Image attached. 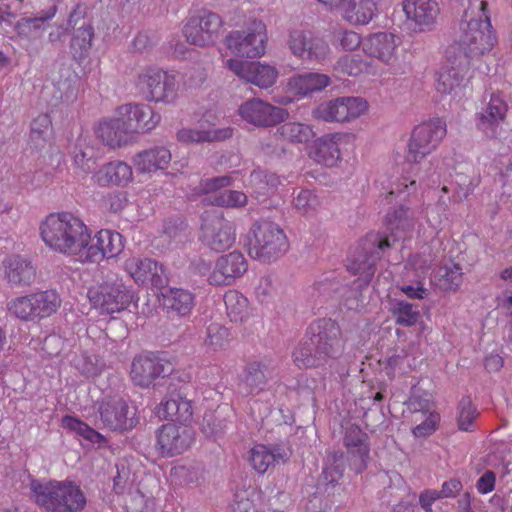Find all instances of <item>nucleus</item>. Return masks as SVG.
Wrapping results in <instances>:
<instances>
[{
	"label": "nucleus",
	"mask_w": 512,
	"mask_h": 512,
	"mask_svg": "<svg viewBox=\"0 0 512 512\" xmlns=\"http://www.w3.org/2000/svg\"><path fill=\"white\" fill-rule=\"evenodd\" d=\"M171 161V153L164 146H155L140 151L133 157V163L140 173H151L165 169Z\"/></svg>",
	"instance_id": "33"
},
{
	"label": "nucleus",
	"mask_w": 512,
	"mask_h": 512,
	"mask_svg": "<svg viewBox=\"0 0 512 512\" xmlns=\"http://www.w3.org/2000/svg\"><path fill=\"white\" fill-rule=\"evenodd\" d=\"M193 441V431L187 425L167 423L156 431L155 448L161 457L171 458L189 449Z\"/></svg>",
	"instance_id": "13"
},
{
	"label": "nucleus",
	"mask_w": 512,
	"mask_h": 512,
	"mask_svg": "<svg viewBox=\"0 0 512 512\" xmlns=\"http://www.w3.org/2000/svg\"><path fill=\"white\" fill-rule=\"evenodd\" d=\"M367 102L360 97H340L322 104L318 115L325 121L346 122L362 115Z\"/></svg>",
	"instance_id": "20"
},
{
	"label": "nucleus",
	"mask_w": 512,
	"mask_h": 512,
	"mask_svg": "<svg viewBox=\"0 0 512 512\" xmlns=\"http://www.w3.org/2000/svg\"><path fill=\"white\" fill-rule=\"evenodd\" d=\"M125 270L141 285H151L155 288H165L168 282L164 268L150 258L132 257L125 261Z\"/></svg>",
	"instance_id": "19"
},
{
	"label": "nucleus",
	"mask_w": 512,
	"mask_h": 512,
	"mask_svg": "<svg viewBox=\"0 0 512 512\" xmlns=\"http://www.w3.org/2000/svg\"><path fill=\"white\" fill-rule=\"evenodd\" d=\"M224 303L227 309L228 316L232 320L237 321L238 318L242 319V313L247 307V299L239 295L235 291H229L224 296Z\"/></svg>",
	"instance_id": "54"
},
{
	"label": "nucleus",
	"mask_w": 512,
	"mask_h": 512,
	"mask_svg": "<svg viewBox=\"0 0 512 512\" xmlns=\"http://www.w3.org/2000/svg\"><path fill=\"white\" fill-rule=\"evenodd\" d=\"M124 248L122 235L116 231L102 229L85 248V259L89 262H99L104 258L118 256Z\"/></svg>",
	"instance_id": "26"
},
{
	"label": "nucleus",
	"mask_w": 512,
	"mask_h": 512,
	"mask_svg": "<svg viewBox=\"0 0 512 512\" xmlns=\"http://www.w3.org/2000/svg\"><path fill=\"white\" fill-rule=\"evenodd\" d=\"M265 43V25L259 20H253L247 30L232 31L225 38V44L232 53L247 58L263 55Z\"/></svg>",
	"instance_id": "11"
},
{
	"label": "nucleus",
	"mask_w": 512,
	"mask_h": 512,
	"mask_svg": "<svg viewBox=\"0 0 512 512\" xmlns=\"http://www.w3.org/2000/svg\"><path fill=\"white\" fill-rule=\"evenodd\" d=\"M396 48L395 35L388 32L370 34L363 40L364 53L386 65H392L396 61Z\"/></svg>",
	"instance_id": "29"
},
{
	"label": "nucleus",
	"mask_w": 512,
	"mask_h": 512,
	"mask_svg": "<svg viewBox=\"0 0 512 512\" xmlns=\"http://www.w3.org/2000/svg\"><path fill=\"white\" fill-rule=\"evenodd\" d=\"M136 85L148 101L167 103L176 92L175 77L157 69H147L139 74Z\"/></svg>",
	"instance_id": "14"
},
{
	"label": "nucleus",
	"mask_w": 512,
	"mask_h": 512,
	"mask_svg": "<svg viewBox=\"0 0 512 512\" xmlns=\"http://www.w3.org/2000/svg\"><path fill=\"white\" fill-rule=\"evenodd\" d=\"M391 311L396 317V323L405 327L415 325L420 318L418 306L404 300L395 301Z\"/></svg>",
	"instance_id": "49"
},
{
	"label": "nucleus",
	"mask_w": 512,
	"mask_h": 512,
	"mask_svg": "<svg viewBox=\"0 0 512 512\" xmlns=\"http://www.w3.org/2000/svg\"><path fill=\"white\" fill-rule=\"evenodd\" d=\"M277 134L293 144H305L312 140L316 133L312 126L300 122H286L277 128Z\"/></svg>",
	"instance_id": "42"
},
{
	"label": "nucleus",
	"mask_w": 512,
	"mask_h": 512,
	"mask_svg": "<svg viewBox=\"0 0 512 512\" xmlns=\"http://www.w3.org/2000/svg\"><path fill=\"white\" fill-rule=\"evenodd\" d=\"M125 127L123 119L119 116L109 122L102 123L98 130V136L111 148L121 147L127 142V134L131 133Z\"/></svg>",
	"instance_id": "41"
},
{
	"label": "nucleus",
	"mask_w": 512,
	"mask_h": 512,
	"mask_svg": "<svg viewBox=\"0 0 512 512\" xmlns=\"http://www.w3.org/2000/svg\"><path fill=\"white\" fill-rule=\"evenodd\" d=\"M93 178L101 187L125 186L133 180L132 167L123 161H111L104 164Z\"/></svg>",
	"instance_id": "32"
},
{
	"label": "nucleus",
	"mask_w": 512,
	"mask_h": 512,
	"mask_svg": "<svg viewBox=\"0 0 512 512\" xmlns=\"http://www.w3.org/2000/svg\"><path fill=\"white\" fill-rule=\"evenodd\" d=\"M212 203L228 208L243 207L247 203V196L243 192L236 190H224L214 193Z\"/></svg>",
	"instance_id": "51"
},
{
	"label": "nucleus",
	"mask_w": 512,
	"mask_h": 512,
	"mask_svg": "<svg viewBox=\"0 0 512 512\" xmlns=\"http://www.w3.org/2000/svg\"><path fill=\"white\" fill-rule=\"evenodd\" d=\"M345 350V339L339 324L331 318L313 321L293 351V361L300 369L325 366L339 359Z\"/></svg>",
	"instance_id": "2"
},
{
	"label": "nucleus",
	"mask_w": 512,
	"mask_h": 512,
	"mask_svg": "<svg viewBox=\"0 0 512 512\" xmlns=\"http://www.w3.org/2000/svg\"><path fill=\"white\" fill-rule=\"evenodd\" d=\"M3 264L5 276L12 286H29L34 281L36 270L31 262L20 256H13L6 259Z\"/></svg>",
	"instance_id": "35"
},
{
	"label": "nucleus",
	"mask_w": 512,
	"mask_h": 512,
	"mask_svg": "<svg viewBox=\"0 0 512 512\" xmlns=\"http://www.w3.org/2000/svg\"><path fill=\"white\" fill-rule=\"evenodd\" d=\"M230 341L229 330L219 324L211 323L207 327V336L205 339V345L214 351L225 349Z\"/></svg>",
	"instance_id": "50"
},
{
	"label": "nucleus",
	"mask_w": 512,
	"mask_h": 512,
	"mask_svg": "<svg viewBox=\"0 0 512 512\" xmlns=\"http://www.w3.org/2000/svg\"><path fill=\"white\" fill-rule=\"evenodd\" d=\"M87 297L101 314H113L127 309L134 300V293L121 281H106L91 287Z\"/></svg>",
	"instance_id": "7"
},
{
	"label": "nucleus",
	"mask_w": 512,
	"mask_h": 512,
	"mask_svg": "<svg viewBox=\"0 0 512 512\" xmlns=\"http://www.w3.org/2000/svg\"><path fill=\"white\" fill-rule=\"evenodd\" d=\"M40 234L47 246L67 255L79 254L91 240L84 222L68 212L48 215L40 226Z\"/></svg>",
	"instance_id": "4"
},
{
	"label": "nucleus",
	"mask_w": 512,
	"mask_h": 512,
	"mask_svg": "<svg viewBox=\"0 0 512 512\" xmlns=\"http://www.w3.org/2000/svg\"><path fill=\"white\" fill-rule=\"evenodd\" d=\"M330 82V77L326 74L306 72L294 76L290 80V85L298 94L307 95L326 88Z\"/></svg>",
	"instance_id": "39"
},
{
	"label": "nucleus",
	"mask_w": 512,
	"mask_h": 512,
	"mask_svg": "<svg viewBox=\"0 0 512 512\" xmlns=\"http://www.w3.org/2000/svg\"><path fill=\"white\" fill-rule=\"evenodd\" d=\"M249 255L262 262H271L284 255L289 247L288 239L279 225L258 220L247 233Z\"/></svg>",
	"instance_id": "6"
},
{
	"label": "nucleus",
	"mask_w": 512,
	"mask_h": 512,
	"mask_svg": "<svg viewBox=\"0 0 512 512\" xmlns=\"http://www.w3.org/2000/svg\"><path fill=\"white\" fill-rule=\"evenodd\" d=\"M94 28L91 24H84L75 30L70 43L72 56L75 60L84 59L91 49Z\"/></svg>",
	"instance_id": "45"
},
{
	"label": "nucleus",
	"mask_w": 512,
	"mask_h": 512,
	"mask_svg": "<svg viewBox=\"0 0 512 512\" xmlns=\"http://www.w3.org/2000/svg\"><path fill=\"white\" fill-rule=\"evenodd\" d=\"M227 67L239 78L262 89L273 86L278 77V71L275 67L260 62L228 59Z\"/></svg>",
	"instance_id": "18"
},
{
	"label": "nucleus",
	"mask_w": 512,
	"mask_h": 512,
	"mask_svg": "<svg viewBox=\"0 0 512 512\" xmlns=\"http://www.w3.org/2000/svg\"><path fill=\"white\" fill-rule=\"evenodd\" d=\"M343 444L350 458V466L356 473H361L367 468L370 444L369 436L358 425L351 424L345 428Z\"/></svg>",
	"instance_id": "24"
},
{
	"label": "nucleus",
	"mask_w": 512,
	"mask_h": 512,
	"mask_svg": "<svg viewBox=\"0 0 512 512\" xmlns=\"http://www.w3.org/2000/svg\"><path fill=\"white\" fill-rule=\"evenodd\" d=\"M435 285L443 291L455 292L463 282L462 268L459 264L440 267L434 276Z\"/></svg>",
	"instance_id": "47"
},
{
	"label": "nucleus",
	"mask_w": 512,
	"mask_h": 512,
	"mask_svg": "<svg viewBox=\"0 0 512 512\" xmlns=\"http://www.w3.org/2000/svg\"><path fill=\"white\" fill-rule=\"evenodd\" d=\"M342 137L339 134H326L314 141L310 148L309 157L315 162L333 167L341 159L339 142Z\"/></svg>",
	"instance_id": "31"
},
{
	"label": "nucleus",
	"mask_w": 512,
	"mask_h": 512,
	"mask_svg": "<svg viewBox=\"0 0 512 512\" xmlns=\"http://www.w3.org/2000/svg\"><path fill=\"white\" fill-rule=\"evenodd\" d=\"M249 183L257 198L267 197L273 193L281 184V180L274 173L263 170H254L249 179Z\"/></svg>",
	"instance_id": "46"
},
{
	"label": "nucleus",
	"mask_w": 512,
	"mask_h": 512,
	"mask_svg": "<svg viewBox=\"0 0 512 512\" xmlns=\"http://www.w3.org/2000/svg\"><path fill=\"white\" fill-rule=\"evenodd\" d=\"M338 40L343 50L353 51L360 45L363 46L364 39L355 31L345 30L339 34Z\"/></svg>",
	"instance_id": "59"
},
{
	"label": "nucleus",
	"mask_w": 512,
	"mask_h": 512,
	"mask_svg": "<svg viewBox=\"0 0 512 512\" xmlns=\"http://www.w3.org/2000/svg\"><path fill=\"white\" fill-rule=\"evenodd\" d=\"M445 134V124L439 118L418 125L412 131L405 160L408 163H419L436 149Z\"/></svg>",
	"instance_id": "8"
},
{
	"label": "nucleus",
	"mask_w": 512,
	"mask_h": 512,
	"mask_svg": "<svg viewBox=\"0 0 512 512\" xmlns=\"http://www.w3.org/2000/svg\"><path fill=\"white\" fill-rule=\"evenodd\" d=\"M201 240L211 250L223 252L235 242V231L219 213L206 212L202 216Z\"/></svg>",
	"instance_id": "12"
},
{
	"label": "nucleus",
	"mask_w": 512,
	"mask_h": 512,
	"mask_svg": "<svg viewBox=\"0 0 512 512\" xmlns=\"http://www.w3.org/2000/svg\"><path fill=\"white\" fill-rule=\"evenodd\" d=\"M403 10L414 29L420 32L431 31L440 12L438 0H405Z\"/></svg>",
	"instance_id": "27"
},
{
	"label": "nucleus",
	"mask_w": 512,
	"mask_h": 512,
	"mask_svg": "<svg viewBox=\"0 0 512 512\" xmlns=\"http://www.w3.org/2000/svg\"><path fill=\"white\" fill-rule=\"evenodd\" d=\"M508 112V104L500 94L493 93L486 107L476 114L477 128L492 138L496 135V129L504 121Z\"/></svg>",
	"instance_id": "28"
},
{
	"label": "nucleus",
	"mask_w": 512,
	"mask_h": 512,
	"mask_svg": "<svg viewBox=\"0 0 512 512\" xmlns=\"http://www.w3.org/2000/svg\"><path fill=\"white\" fill-rule=\"evenodd\" d=\"M273 371L272 361L268 359L248 363L242 379L247 393H258L264 390L268 379L272 377Z\"/></svg>",
	"instance_id": "34"
},
{
	"label": "nucleus",
	"mask_w": 512,
	"mask_h": 512,
	"mask_svg": "<svg viewBox=\"0 0 512 512\" xmlns=\"http://www.w3.org/2000/svg\"><path fill=\"white\" fill-rule=\"evenodd\" d=\"M238 111L243 120L257 127L277 125L288 116L285 109L273 106L259 98L244 102Z\"/></svg>",
	"instance_id": "17"
},
{
	"label": "nucleus",
	"mask_w": 512,
	"mask_h": 512,
	"mask_svg": "<svg viewBox=\"0 0 512 512\" xmlns=\"http://www.w3.org/2000/svg\"><path fill=\"white\" fill-rule=\"evenodd\" d=\"M57 12V7L51 6L44 15L34 18H21L15 25V30L21 38L35 37L36 34L44 30L46 21L52 19Z\"/></svg>",
	"instance_id": "43"
},
{
	"label": "nucleus",
	"mask_w": 512,
	"mask_h": 512,
	"mask_svg": "<svg viewBox=\"0 0 512 512\" xmlns=\"http://www.w3.org/2000/svg\"><path fill=\"white\" fill-rule=\"evenodd\" d=\"M248 269V264L241 252L233 251L219 257L215 268L208 277V282L214 286L231 285L236 278L241 277Z\"/></svg>",
	"instance_id": "23"
},
{
	"label": "nucleus",
	"mask_w": 512,
	"mask_h": 512,
	"mask_svg": "<svg viewBox=\"0 0 512 512\" xmlns=\"http://www.w3.org/2000/svg\"><path fill=\"white\" fill-rule=\"evenodd\" d=\"M192 401L187 399L181 390H171L156 406L155 414L164 420L186 425L193 418Z\"/></svg>",
	"instance_id": "25"
},
{
	"label": "nucleus",
	"mask_w": 512,
	"mask_h": 512,
	"mask_svg": "<svg viewBox=\"0 0 512 512\" xmlns=\"http://www.w3.org/2000/svg\"><path fill=\"white\" fill-rule=\"evenodd\" d=\"M30 491L34 502L46 512H80L87 503L81 488L72 481L33 479Z\"/></svg>",
	"instance_id": "5"
},
{
	"label": "nucleus",
	"mask_w": 512,
	"mask_h": 512,
	"mask_svg": "<svg viewBox=\"0 0 512 512\" xmlns=\"http://www.w3.org/2000/svg\"><path fill=\"white\" fill-rule=\"evenodd\" d=\"M124 509L126 512H149L148 500L140 490H130L124 500Z\"/></svg>",
	"instance_id": "57"
},
{
	"label": "nucleus",
	"mask_w": 512,
	"mask_h": 512,
	"mask_svg": "<svg viewBox=\"0 0 512 512\" xmlns=\"http://www.w3.org/2000/svg\"><path fill=\"white\" fill-rule=\"evenodd\" d=\"M187 229L186 223L181 219H169L164 222L163 235L166 236L168 242L181 243L185 239Z\"/></svg>",
	"instance_id": "56"
},
{
	"label": "nucleus",
	"mask_w": 512,
	"mask_h": 512,
	"mask_svg": "<svg viewBox=\"0 0 512 512\" xmlns=\"http://www.w3.org/2000/svg\"><path fill=\"white\" fill-rule=\"evenodd\" d=\"M100 419L113 431H127L135 427V412L120 395H107L100 402Z\"/></svg>",
	"instance_id": "15"
},
{
	"label": "nucleus",
	"mask_w": 512,
	"mask_h": 512,
	"mask_svg": "<svg viewBox=\"0 0 512 512\" xmlns=\"http://www.w3.org/2000/svg\"><path fill=\"white\" fill-rule=\"evenodd\" d=\"M232 510L233 512H256L255 505L249 499L247 491L243 490L235 493Z\"/></svg>",
	"instance_id": "62"
},
{
	"label": "nucleus",
	"mask_w": 512,
	"mask_h": 512,
	"mask_svg": "<svg viewBox=\"0 0 512 512\" xmlns=\"http://www.w3.org/2000/svg\"><path fill=\"white\" fill-rule=\"evenodd\" d=\"M345 470L344 454L341 451H332L327 454L325 466L319 476L317 484V493L327 494L330 496L334 493L335 488L339 484V480L343 477Z\"/></svg>",
	"instance_id": "30"
},
{
	"label": "nucleus",
	"mask_w": 512,
	"mask_h": 512,
	"mask_svg": "<svg viewBox=\"0 0 512 512\" xmlns=\"http://www.w3.org/2000/svg\"><path fill=\"white\" fill-rule=\"evenodd\" d=\"M386 223L391 229L389 235L380 232L367 233L348 256V271L360 275L359 280L363 282V285L367 286L370 283L376 271V263L384 252L399 239L394 230L405 232L414 227L413 212L410 208L400 205L387 213Z\"/></svg>",
	"instance_id": "1"
},
{
	"label": "nucleus",
	"mask_w": 512,
	"mask_h": 512,
	"mask_svg": "<svg viewBox=\"0 0 512 512\" xmlns=\"http://www.w3.org/2000/svg\"><path fill=\"white\" fill-rule=\"evenodd\" d=\"M457 426L464 432L474 431V422L479 416L477 407L472 403L471 397L463 396L457 406Z\"/></svg>",
	"instance_id": "48"
},
{
	"label": "nucleus",
	"mask_w": 512,
	"mask_h": 512,
	"mask_svg": "<svg viewBox=\"0 0 512 512\" xmlns=\"http://www.w3.org/2000/svg\"><path fill=\"white\" fill-rule=\"evenodd\" d=\"M288 456L280 449L270 450L265 445H255L251 449L250 462L253 468L260 474H264L270 465L274 463L285 462Z\"/></svg>",
	"instance_id": "40"
},
{
	"label": "nucleus",
	"mask_w": 512,
	"mask_h": 512,
	"mask_svg": "<svg viewBox=\"0 0 512 512\" xmlns=\"http://www.w3.org/2000/svg\"><path fill=\"white\" fill-rule=\"evenodd\" d=\"M172 371L171 364L153 355H140L133 359L131 379L141 388H148L159 379H165Z\"/></svg>",
	"instance_id": "16"
},
{
	"label": "nucleus",
	"mask_w": 512,
	"mask_h": 512,
	"mask_svg": "<svg viewBox=\"0 0 512 512\" xmlns=\"http://www.w3.org/2000/svg\"><path fill=\"white\" fill-rule=\"evenodd\" d=\"M223 20L217 13L202 9L189 18L183 28L188 43L205 47L214 44L219 36Z\"/></svg>",
	"instance_id": "10"
},
{
	"label": "nucleus",
	"mask_w": 512,
	"mask_h": 512,
	"mask_svg": "<svg viewBox=\"0 0 512 512\" xmlns=\"http://www.w3.org/2000/svg\"><path fill=\"white\" fill-rule=\"evenodd\" d=\"M232 135L233 129L230 127L204 130L183 128L177 132V139L182 143L190 144L223 141L231 138Z\"/></svg>",
	"instance_id": "37"
},
{
	"label": "nucleus",
	"mask_w": 512,
	"mask_h": 512,
	"mask_svg": "<svg viewBox=\"0 0 512 512\" xmlns=\"http://www.w3.org/2000/svg\"><path fill=\"white\" fill-rule=\"evenodd\" d=\"M119 116L131 133H146L154 129L161 120L159 113L146 104H126L118 109Z\"/></svg>",
	"instance_id": "21"
},
{
	"label": "nucleus",
	"mask_w": 512,
	"mask_h": 512,
	"mask_svg": "<svg viewBox=\"0 0 512 512\" xmlns=\"http://www.w3.org/2000/svg\"><path fill=\"white\" fill-rule=\"evenodd\" d=\"M76 367L87 378L95 377L101 372V367L90 356H82Z\"/></svg>",
	"instance_id": "63"
},
{
	"label": "nucleus",
	"mask_w": 512,
	"mask_h": 512,
	"mask_svg": "<svg viewBox=\"0 0 512 512\" xmlns=\"http://www.w3.org/2000/svg\"><path fill=\"white\" fill-rule=\"evenodd\" d=\"M8 310L21 320H33V297L32 294L20 296L8 303Z\"/></svg>",
	"instance_id": "52"
},
{
	"label": "nucleus",
	"mask_w": 512,
	"mask_h": 512,
	"mask_svg": "<svg viewBox=\"0 0 512 512\" xmlns=\"http://www.w3.org/2000/svg\"><path fill=\"white\" fill-rule=\"evenodd\" d=\"M462 33L458 42L449 47L455 53L466 56L470 62L491 51L497 43L495 31L492 29L488 14V3L474 0L465 10L460 24Z\"/></svg>",
	"instance_id": "3"
},
{
	"label": "nucleus",
	"mask_w": 512,
	"mask_h": 512,
	"mask_svg": "<svg viewBox=\"0 0 512 512\" xmlns=\"http://www.w3.org/2000/svg\"><path fill=\"white\" fill-rule=\"evenodd\" d=\"M162 297L164 309L178 316L188 315L194 306V295L182 288H169Z\"/></svg>",
	"instance_id": "36"
},
{
	"label": "nucleus",
	"mask_w": 512,
	"mask_h": 512,
	"mask_svg": "<svg viewBox=\"0 0 512 512\" xmlns=\"http://www.w3.org/2000/svg\"><path fill=\"white\" fill-rule=\"evenodd\" d=\"M338 67L349 76H358L368 69L367 63L360 55H345L338 60Z\"/></svg>",
	"instance_id": "55"
},
{
	"label": "nucleus",
	"mask_w": 512,
	"mask_h": 512,
	"mask_svg": "<svg viewBox=\"0 0 512 512\" xmlns=\"http://www.w3.org/2000/svg\"><path fill=\"white\" fill-rule=\"evenodd\" d=\"M91 152V150L86 151L82 149L75 152L74 163L84 173H91L96 168V160Z\"/></svg>",
	"instance_id": "60"
},
{
	"label": "nucleus",
	"mask_w": 512,
	"mask_h": 512,
	"mask_svg": "<svg viewBox=\"0 0 512 512\" xmlns=\"http://www.w3.org/2000/svg\"><path fill=\"white\" fill-rule=\"evenodd\" d=\"M440 420L438 413H429L424 421L415 426L412 430L415 437H426L433 434L437 429Z\"/></svg>",
	"instance_id": "58"
},
{
	"label": "nucleus",
	"mask_w": 512,
	"mask_h": 512,
	"mask_svg": "<svg viewBox=\"0 0 512 512\" xmlns=\"http://www.w3.org/2000/svg\"><path fill=\"white\" fill-rule=\"evenodd\" d=\"M116 469L117 474L113 477V490L116 494L123 495L131 490L134 476L125 463L116 464Z\"/></svg>",
	"instance_id": "53"
},
{
	"label": "nucleus",
	"mask_w": 512,
	"mask_h": 512,
	"mask_svg": "<svg viewBox=\"0 0 512 512\" xmlns=\"http://www.w3.org/2000/svg\"><path fill=\"white\" fill-rule=\"evenodd\" d=\"M286 45L293 56L305 62L323 63L330 54L329 44L310 30L289 31Z\"/></svg>",
	"instance_id": "9"
},
{
	"label": "nucleus",
	"mask_w": 512,
	"mask_h": 512,
	"mask_svg": "<svg viewBox=\"0 0 512 512\" xmlns=\"http://www.w3.org/2000/svg\"><path fill=\"white\" fill-rule=\"evenodd\" d=\"M32 297L34 319L49 317L57 311L61 303L58 294L54 290L33 293Z\"/></svg>",
	"instance_id": "44"
},
{
	"label": "nucleus",
	"mask_w": 512,
	"mask_h": 512,
	"mask_svg": "<svg viewBox=\"0 0 512 512\" xmlns=\"http://www.w3.org/2000/svg\"><path fill=\"white\" fill-rule=\"evenodd\" d=\"M344 18L354 25L368 24L377 12V0H350Z\"/></svg>",
	"instance_id": "38"
},
{
	"label": "nucleus",
	"mask_w": 512,
	"mask_h": 512,
	"mask_svg": "<svg viewBox=\"0 0 512 512\" xmlns=\"http://www.w3.org/2000/svg\"><path fill=\"white\" fill-rule=\"evenodd\" d=\"M407 408L412 413L422 412V413H431V402L428 397V394L417 395L413 394L410 396L408 401L406 402Z\"/></svg>",
	"instance_id": "61"
},
{
	"label": "nucleus",
	"mask_w": 512,
	"mask_h": 512,
	"mask_svg": "<svg viewBox=\"0 0 512 512\" xmlns=\"http://www.w3.org/2000/svg\"><path fill=\"white\" fill-rule=\"evenodd\" d=\"M462 489V482L458 478H451L442 484L438 494L441 498H455Z\"/></svg>",
	"instance_id": "64"
},
{
	"label": "nucleus",
	"mask_w": 512,
	"mask_h": 512,
	"mask_svg": "<svg viewBox=\"0 0 512 512\" xmlns=\"http://www.w3.org/2000/svg\"><path fill=\"white\" fill-rule=\"evenodd\" d=\"M447 64L442 67L436 84L441 94H449L459 87L464 80L470 66L466 56L455 53V49L446 50Z\"/></svg>",
	"instance_id": "22"
}]
</instances>
